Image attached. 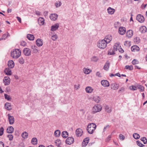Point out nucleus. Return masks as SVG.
I'll use <instances>...</instances> for the list:
<instances>
[{"label": "nucleus", "mask_w": 147, "mask_h": 147, "mask_svg": "<svg viewBox=\"0 0 147 147\" xmlns=\"http://www.w3.org/2000/svg\"><path fill=\"white\" fill-rule=\"evenodd\" d=\"M96 128V125L94 123H90L88 125L86 130L88 133L90 134L93 133Z\"/></svg>", "instance_id": "obj_1"}, {"label": "nucleus", "mask_w": 147, "mask_h": 147, "mask_svg": "<svg viewBox=\"0 0 147 147\" xmlns=\"http://www.w3.org/2000/svg\"><path fill=\"white\" fill-rule=\"evenodd\" d=\"M102 107L101 105L99 104L95 105L92 108L91 113L94 114L100 112L102 110Z\"/></svg>", "instance_id": "obj_2"}, {"label": "nucleus", "mask_w": 147, "mask_h": 147, "mask_svg": "<svg viewBox=\"0 0 147 147\" xmlns=\"http://www.w3.org/2000/svg\"><path fill=\"white\" fill-rule=\"evenodd\" d=\"M21 51L18 49L13 50L11 53V56L13 58L17 59L21 55Z\"/></svg>", "instance_id": "obj_3"}, {"label": "nucleus", "mask_w": 147, "mask_h": 147, "mask_svg": "<svg viewBox=\"0 0 147 147\" xmlns=\"http://www.w3.org/2000/svg\"><path fill=\"white\" fill-rule=\"evenodd\" d=\"M107 44V42L105 40H101L98 42L97 46L100 49H103L106 47Z\"/></svg>", "instance_id": "obj_4"}, {"label": "nucleus", "mask_w": 147, "mask_h": 147, "mask_svg": "<svg viewBox=\"0 0 147 147\" xmlns=\"http://www.w3.org/2000/svg\"><path fill=\"white\" fill-rule=\"evenodd\" d=\"M11 79L8 76L5 77L3 79V83L5 85H9Z\"/></svg>", "instance_id": "obj_5"}, {"label": "nucleus", "mask_w": 147, "mask_h": 147, "mask_svg": "<svg viewBox=\"0 0 147 147\" xmlns=\"http://www.w3.org/2000/svg\"><path fill=\"white\" fill-rule=\"evenodd\" d=\"M101 85L104 87H107L110 85L109 82L106 80H102L101 81Z\"/></svg>", "instance_id": "obj_6"}, {"label": "nucleus", "mask_w": 147, "mask_h": 147, "mask_svg": "<svg viewBox=\"0 0 147 147\" xmlns=\"http://www.w3.org/2000/svg\"><path fill=\"white\" fill-rule=\"evenodd\" d=\"M23 53L26 56H29L31 55V51L29 49L26 48L24 49Z\"/></svg>", "instance_id": "obj_7"}, {"label": "nucleus", "mask_w": 147, "mask_h": 147, "mask_svg": "<svg viewBox=\"0 0 147 147\" xmlns=\"http://www.w3.org/2000/svg\"><path fill=\"white\" fill-rule=\"evenodd\" d=\"M136 19L139 22L141 23H143L144 20V16L140 14H138L137 15L136 17Z\"/></svg>", "instance_id": "obj_8"}, {"label": "nucleus", "mask_w": 147, "mask_h": 147, "mask_svg": "<svg viewBox=\"0 0 147 147\" xmlns=\"http://www.w3.org/2000/svg\"><path fill=\"white\" fill-rule=\"evenodd\" d=\"M74 139L72 137H68L66 140L65 142L67 144L70 145L73 143Z\"/></svg>", "instance_id": "obj_9"}, {"label": "nucleus", "mask_w": 147, "mask_h": 147, "mask_svg": "<svg viewBox=\"0 0 147 147\" xmlns=\"http://www.w3.org/2000/svg\"><path fill=\"white\" fill-rule=\"evenodd\" d=\"M83 133V131L80 128L77 129L75 131V134L77 137L81 136L82 135Z\"/></svg>", "instance_id": "obj_10"}, {"label": "nucleus", "mask_w": 147, "mask_h": 147, "mask_svg": "<svg viewBox=\"0 0 147 147\" xmlns=\"http://www.w3.org/2000/svg\"><path fill=\"white\" fill-rule=\"evenodd\" d=\"M7 115L8 117V120L9 124L10 125L13 124L14 122V117L12 116H11L9 114H8Z\"/></svg>", "instance_id": "obj_11"}, {"label": "nucleus", "mask_w": 147, "mask_h": 147, "mask_svg": "<svg viewBox=\"0 0 147 147\" xmlns=\"http://www.w3.org/2000/svg\"><path fill=\"white\" fill-rule=\"evenodd\" d=\"M111 89L115 90H117L119 87V85L115 83H111Z\"/></svg>", "instance_id": "obj_12"}, {"label": "nucleus", "mask_w": 147, "mask_h": 147, "mask_svg": "<svg viewBox=\"0 0 147 147\" xmlns=\"http://www.w3.org/2000/svg\"><path fill=\"white\" fill-rule=\"evenodd\" d=\"M89 140V138L87 137L85 138L82 143V146L83 147H85L88 144Z\"/></svg>", "instance_id": "obj_13"}, {"label": "nucleus", "mask_w": 147, "mask_h": 147, "mask_svg": "<svg viewBox=\"0 0 147 147\" xmlns=\"http://www.w3.org/2000/svg\"><path fill=\"white\" fill-rule=\"evenodd\" d=\"M112 39V37L111 35H108L106 36L104 38V40H105L107 44L109 43Z\"/></svg>", "instance_id": "obj_14"}, {"label": "nucleus", "mask_w": 147, "mask_h": 147, "mask_svg": "<svg viewBox=\"0 0 147 147\" xmlns=\"http://www.w3.org/2000/svg\"><path fill=\"white\" fill-rule=\"evenodd\" d=\"M126 32V29L125 27H120L119 29V33L121 35L124 34Z\"/></svg>", "instance_id": "obj_15"}, {"label": "nucleus", "mask_w": 147, "mask_h": 147, "mask_svg": "<svg viewBox=\"0 0 147 147\" xmlns=\"http://www.w3.org/2000/svg\"><path fill=\"white\" fill-rule=\"evenodd\" d=\"M58 16L57 14L53 13L50 15L49 17L51 20L55 21L57 19Z\"/></svg>", "instance_id": "obj_16"}, {"label": "nucleus", "mask_w": 147, "mask_h": 147, "mask_svg": "<svg viewBox=\"0 0 147 147\" xmlns=\"http://www.w3.org/2000/svg\"><path fill=\"white\" fill-rule=\"evenodd\" d=\"M59 26V24H55L51 26V30L52 31H55L58 29Z\"/></svg>", "instance_id": "obj_17"}, {"label": "nucleus", "mask_w": 147, "mask_h": 147, "mask_svg": "<svg viewBox=\"0 0 147 147\" xmlns=\"http://www.w3.org/2000/svg\"><path fill=\"white\" fill-rule=\"evenodd\" d=\"M36 44L38 47L42 46L43 44L42 40L40 38L37 39L36 41Z\"/></svg>", "instance_id": "obj_18"}, {"label": "nucleus", "mask_w": 147, "mask_h": 147, "mask_svg": "<svg viewBox=\"0 0 147 147\" xmlns=\"http://www.w3.org/2000/svg\"><path fill=\"white\" fill-rule=\"evenodd\" d=\"M4 72L8 76H11L12 74L11 69L9 68H6Z\"/></svg>", "instance_id": "obj_19"}, {"label": "nucleus", "mask_w": 147, "mask_h": 147, "mask_svg": "<svg viewBox=\"0 0 147 147\" xmlns=\"http://www.w3.org/2000/svg\"><path fill=\"white\" fill-rule=\"evenodd\" d=\"M133 32L131 30H129L127 31L126 33V36L129 38H131L133 36Z\"/></svg>", "instance_id": "obj_20"}, {"label": "nucleus", "mask_w": 147, "mask_h": 147, "mask_svg": "<svg viewBox=\"0 0 147 147\" xmlns=\"http://www.w3.org/2000/svg\"><path fill=\"white\" fill-rule=\"evenodd\" d=\"M131 50L132 51H138L140 50L139 47L137 45H134L131 47Z\"/></svg>", "instance_id": "obj_21"}, {"label": "nucleus", "mask_w": 147, "mask_h": 147, "mask_svg": "<svg viewBox=\"0 0 147 147\" xmlns=\"http://www.w3.org/2000/svg\"><path fill=\"white\" fill-rule=\"evenodd\" d=\"M86 92L88 93H90L92 92L94 90L90 86H87L85 89Z\"/></svg>", "instance_id": "obj_22"}, {"label": "nucleus", "mask_w": 147, "mask_h": 147, "mask_svg": "<svg viewBox=\"0 0 147 147\" xmlns=\"http://www.w3.org/2000/svg\"><path fill=\"white\" fill-rule=\"evenodd\" d=\"M139 30L142 33H144L146 32L147 29L145 26H142L140 27Z\"/></svg>", "instance_id": "obj_23"}, {"label": "nucleus", "mask_w": 147, "mask_h": 147, "mask_svg": "<svg viewBox=\"0 0 147 147\" xmlns=\"http://www.w3.org/2000/svg\"><path fill=\"white\" fill-rule=\"evenodd\" d=\"M14 129L12 126L8 127L7 129V132L8 133H12L13 132Z\"/></svg>", "instance_id": "obj_24"}, {"label": "nucleus", "mask_w": 147, "mask_h": 147, "mask_svg": "<svg viewBox=\"0 0 147 147\" xmlns=\"http://www.w3.org/2000/svg\"><path fill=\"white\" fill-rule=\"evenodd\" d=\"M44 19L43 18L40 17L38 19V22L40 25H42L44 23Z\"/></svg>", "instance_id": "obj_25"}, {"label": "nucleus", "mask_w": 147, "mask_h": 147, "mask_svg": "<svg viewBox=\"0 0 147 147\" xmlns=\"http://www.w3.org/2000/svg\"><path fill=\"white\" fill-rule=\"evenodd\" d=\"M5 109L8 110H10L11 109V104L8 102H6L5 103Z\"/></svg>", "instance_id": "obj_26"}, {"label": "nucleus", "mask_w": 147, "mask_h": 147, "mask_svg": "<svg viewBox=\"0 0 147 147\" xmlns=\"http://www.w3.org/2000/svg\"><path fill=\"white\" fill-rule=\"evenodd\" d=\"M107 11L109 14H112L115 12V9L111 8V7H109L107 9Z\"/></svg>", "instance_id": "obj_27"}, {"label": "nucleus", "mask_w": 147, "mask_h": 147, "mask_svg": "<svg viewBox=\"0 0 147 147\" xmlns=\"http://www.w3.org/2000/svg\"><path fill=\"white\" fill-rule=\"evenodd\" d=\"M27 38L28 40H34V36L33 35L30 34H27Z\"/></svg>", "instance_id": "obj_28"}, {"label": "nucleus", "mask_w": 147, "mask_h": 147, "mask_svg": "<svg viewBox=\"0 0 147 147\" xmlns=\"http://www.w3.org/2000/svg\"><path fill=\"white\" fill-rule=\"evenodd\" d=\"M105 111L108 113H110L112 111L111 108V107H109L107 105H105Z\"/></svg>", "instance_id": "obj_29"}, {"label": "nucleus", "mask_w": 147, "mask_h": 147, "mask_svg": "<svg viewBox=\"0 0 147 147\" xmlns=\"http://www.w3.org/2000/svg\"><path fill=\"white\" fill-rule=\"evenodd\" d=\"M61 135L63 138H66L68 137V134L67 131H63L62 132Z\"/></svg>", "instance_id": "obj_30"}, {"label": "nucleus", "mask_w": 147, "mask_h": 147, "mask_svg": "<svg viewBox=\"0 0 147 147\" xmlns=\"http://www.w3.org/2000/svg\"><path fill=\"white\" fill-rule=\"evenodd\" d=\"M94 100L96 103H98L100 101V98L97 96H96L93 98Z\"/></svg>", "instance_id": "obj_31"}, {"label": "nucleus", "mask_w": 147, "mask_h": 147, "mask_svg": "<svg viewBox=\"0 0 147 147\" xmlns=\"http://www.w3.org/2000/svg\"><path fill=\"white\" fill-rule=\"evenodd\" d=\"M28 133L26 132H23L22 134V137L24 139L27 138H28Z\"/></svg>", "instance_id": "obj_32"}, {"label": "nucleus", "mask_w": 147, "mask_h": 147, "mask_svg": "<svg viewBox=\"0 0 147 147\" xmlns=\"http://www.w3.org/2000/svg\"><path fill=\"white\" fill-rule=\"evenodd\" d=\"M60 131L59 130H57L55 131L54 132L55 136L57 137H58L60 135Z\"/></svg>", "instance_id": "obj_33"}, {"label": "nucleus", "mask_w": 147, "mask_h": 147, "mask_svg": "<svg viewBox=\"0 0 147 147\" xmlns=\"http://www.w3.org/2000/svg\"><path fill=\"white\" fill-rule=\"evenodd\" d=\"M91 71V70L89 69H87L85 68L83 69V71L84 73L86 74H89Z\"/></svg>", "instance_id": "obj_34"}, {"label": "nucleus", "mask_w": 147, "mask_h": 147, "mask_svg": "<svg viewBox=\"0 0 147 147\" xmlns=\"http://www.w3.org/2000/svg\"><path fill=\"white\" fill-rule=\"evenodd\" d=\"M32 143L34 145L37 144V139L36 138H33L32 140Z\"/></svg>", "instance_id": "obj_35"}, {"label": "nucleus", "mask_w": 147, "mask_h": 147, "mask_svg": "<svg viewBox=\"0 0 147 147\" xmlns=\"http://www.w3.org/2000/svg\"><path fill=\"white\" fill-rule=\"evenodd\" d=\"M134 42L136 44H138L140 43V40L139 37H136L134 39Z\"/></svg>", "instance_id": "obj_36"}, {"label": "nucleus", "mask_w": 147, "mask_h": 147, "mask_svg": "<svg viewBox=\"0 0 147 147\" xmlns=\"http://www.w3.org/2000/svg\"><path fill=\"white\" fill-rule=\"evenodd\" d=\"M115 51L113 49H111L108 51V54L111 55H113L115 54Z\"/></svg>", "instance_id": "obj_37"}, {"label": "nucleus", "mask_w": 147, "mask_h": 147, "mask_svg": "<svg viewBox=\"0 0 147 147\" xmlns=\"http://www.w3.org/2000/svg\"><path fill=\"white\" fill-rule=\"evenodd\" d=\"M125 68L126 69L130 70H133V67L132 65L129 66V65H127L125 66Z\"/></svg>", "instance_id": "obj_38"}, {"label": "nucleus", "mask_w": 147, "mask_h": 147, "mask_svg": "<svg viewBox=\"0 0 147 147\" xmlns=\"http://www.w3.org/2000/svg\"><path fill=\"white\" fill-rule=\"evenodd\" d=\"M119 43H115V45L113 46V50L115 51H117V46H119Z\"/></svg>", "instance_id": "obj_39"}, {"label": "nucleus", "mask_w": 147, "mask_h": 147, "mask_svg": "<svg viewBox=\"0 0 147 147\" xmlns=\"http://www.w3.org/2000/svg\"><path fill=\"white\" fill-rule=\"evenodd\" d=\"M31 48L33 49V51L34 52L36 53L38 52V49H36L37 47L36 46H32Z\"/></svg>", "instance_id": "obj_40"}, {"label": "nucleus", "mask_w": 147, "mask_h": 147, "mask_svg": "<svg viewBox=\"0 0 147 147\" xmlns=\"http://www.w3.org/2000/svg\"><path fill=\"white\" fill-rule=\"evenodd\" d=\"M133 136L134 138L136 139H139L140 137V136L139 134L136 133L134 134L133 135Z\"/></svg>", "instance_id": "obj_41"}, {"label": "nucleus", "mask_w": 147, "mask_h": 147, "mask_svg": "<svg viewBox=\"0 0 147 147\" xmlns=\"http://www.w3.org/2000/svg\"><path fill=\"white\" fill-rule=\"evenodd\" d=\"M61 5V1H57L55 3V5L56 7L60 6Z\"/></svg>", "instance_id": "obj_42"}, {"label": "nucleus", "mask_w": 147, "mask_h": 147, "mask_svg": "<svg viewBox=\"0 0 147 147\" xmlns=\"http://www.w3.org/2000/svg\"><path fill=\"white\" fill-rule=\"evenodd\" d=\"M129 88L131 90H136L137 89V88L136 86H131L129 87Z\"/></svg>", "instance_id": "obj_43"}, {"label": "nucleus", "mask_w": 147, "mask_h": 147, "mask_svg": "<svg viewBox=\"0 0 147 147\" xmlns=\"http://www.w3.org/2000/svg\"><path fill=\"white\" fill-rule=\"evenodd\" d=\"M131 63L132 64H137L139 63V61L136 59H134Z\"/></svg>", "instance_id": "obj_44"}, {"label": "nucleus", "mask_w": 147, "mask_h": 147, "mask_svg": "<svg viewBox=\"0 0 147 147\" xmlns=\"http://www.w3.org/2000/svg\"><path fill=\"white\" fill-rule=\"evenodd\" d=\"M141 140L143 142L144 144H146L147 143V139L145 137L142 138L141 139Z\"/></svg>", "instance_id": "obj_45"}, {"label": "nucleus", "mask_w": 147, "mask_h": 147, "mask_svg": "<svg viewBox=\"0 0 147 147\" xmlns=\"http://www.w3.org/2000/svg\"><path fill=\"white\" fill-rule=\"evenodd\" d=\"M98 60V58L97 57L93 56L91 59V60L92 61L96 62Z\"/></svg>", "instance_id": "obj_46"}, {"label": "nucleus", "mask_w": 147, "mask_h": 147, "mask_svg": "<svg viewBox=\"0 0 147 147\" xmlns=\"http://www.w3.org/2000/svg\"><path fill=\"white\" fill-rule=\"evenodd\" d=\"M138 88L140 89V91L143 92L144 90V88L143 86H140Z\"/></svg>", "instance_id": "obj_47"}, {"label": "nucleus", "mask_w": 147, "mask_h": 147, "mask_svg": "<svg viewBox=\"0 0 147 147\" xmlns=\"http://www.w3.org/2000/svg\"><path fill=\"white\" fill-rule=\"evenodd\" d=\"M19 61L20 64H23L24 62V59L22 57L19 58Z\"/></svg>", "instance_id": "obj_48"}, {"label": "nucleus", "mask_w": 147, "mask_h": 147, "mask_svg": "<svg viewBox=\"0 0 147 147\" xmlns=\"http://www.w3.org/2000/svg\"><path fill=\"white\" fill-rule=\"evenodd\" d=\"M4 132V128L3 127H1L0 129V136H2Z\"/></svg>", "instance_id": "obj_49"}, {"label": "nucleus", "mask_w": 147, "mask_h": 147, "mask_svg": "<svg viewBox=\"0 0 147 147\" xmlns=\"http://www.w3.org/2000/svg\"><path fill=\"white\" fill-rule=\"evenodd\" d=\"M58 37L56 35H53L51 37L53 41L55 40Z\"/></svg>", "instance_id": "obj_50"}, {"label": "nucleus", "mask_w": 147, "mask_h": 147, "mask_svg": "<svg viewBox=\"0 0 147 147\" xmlns=\"http://www.w3.org/2000/svg\"><path fill=\"white\" fill-rule=\"evenodd\" d=\"M4 96L5 98L8 100H10V99H11V98H10L9 96L6 94H5Z\"/></svg>", "instance_id": "obj_51"}, {"label": "nucleus", "mask_w": 147, "mask_h": 147, "mask_svg": "<svg viewBox=\"0 0 147 147\" xmlns=\"http://www.w3.org/2000/svg\"><path fill=\"white\" fill-rule=\"evenodd\" d=\"M137 144L140 147H143L144 146V145L141 143L139 141H137L136 142Z\"/></svg>", "instance_id": "obj_52"}, {"label": "nucleus", "mask_w": 147, "mask_h": 147, "mask_svg": "<svg viewBox=\"0 0 147 147\" xmlns=\"http://www.w3.org/2000/svg\"><path fill=\"white\" fill-rule=\"evenodd\" d=\"M7 137L9 138V140L10 141L12 140L13 139V136L11 134L8 135Z\"/></svg>", "instance_id": "obj_53"}, {"label": "nucleus", "mask_w": 147, "mask_h": 147, "mask_svg": "<svg viewBox=\"0 0 147 147\" xmlns=\"http://www.w3.org/2000/svg\"><path fill=\"white\" fill-rule=\"evenodd\" d=\"M109 65H105L104 68L105 70L107 71L109 70Z\"/></svg>", "instance_id": "obj_54"}, {"label": "nucleus", "mask_w": 147, "mask_h": 147, "mask_svg": "<svg viewBox=\"0 0 147 147\" xmlns=\"http://www.w3.org/2000/svg\"><path fill=\"white\" fill-rule=\"evenodd\" d=\"M119 138L122 140H123L125 139V137L122 134H120L119 136Z\"/></svg>", "instance_id": "obj_55"}, {"label": "nucleus", "mask_w": 147, "mask_h": 147, "mask_svg": "<svg viewBox=\"0 0 147 147\" xmlns=\"http://www.w3.org/2000/svg\"><path fill=\"white\" fill-rule=\"evenodd\" d=\"M26 43L25 41H22L21 42L20 45L22 46H25L26 45Z\"/></svg>", "instance_id": "obj_56"}, {"label": "nucleus", "mask_w": 147, "mask_h": 147, "mask_svg": "<svg viewBox=\"0 0 147 147\" xmlns=\"http://www.w3.org/2000/svg\"><path fill=\"white\" fill-rule=\"evenodd\" d=\"M7 64H14V62L13 60H9Z\"/></svg>", "instance_id": "obj_57"}, {"label": "nucleus", "mask_w": 147, "mask_h": 147, "mask_svg": "<svg viewBox=\"0 0 147 147\" xmlns=\"http://www.w3.org/2000/svg\"><path fill=\"white\" fill-rule=\"evenodd\" d=\"M96 75L98 77H101V74L98 71L96 73Z\"/></svg>", "instance_id": "obj_58"}, {"label": "nucleus", "mask_w": 147, "mask_h": 147, "mask_svg": "<svg viewBox=\"0 0 147 147\" xmlns=\"http://www.w3.org/2000/svg\"><path fill=\"white\" fill-rule=\"evenodd\" d=\"M125 90V89L123 87H122L119 90V92H123Z\"/></svg>", "instance_id": "obj_59"}, {"label": "nucleus", "mask_w": 147, "mask_h": 147, "mask_svg": "<svg viewBox=\"0 0 147 147\" xmlns=\"http://www.w3.org/2000/svg\"><path fill=\"white\" fill-rule=\"evenodd\" d=\"M7 36H7V34H3L2 37L4 39H5Z\"/></svg>", "instance_id": "obj_60"}, {"label": "nucleus", "mask_w": 147, "mask_h": 147, "mask_svg": "<svg viewBox=\"0 0 147 147\" xmlns=\"http://www.w3.org/2000/svg\"><path fill=\"white\" fill-rule=\"evenodd\" d=\"M0 147H4V144L2 142H0Z\"/></svg>", "instance_id": "obj_61"}, {"label": "nucleus", "mask_w": 147, "mask_h": 147, "mask_svg": "<svg viewBox=\"0 0 147 147\" xmlns=\"http://www.w3.org/2000/svg\"><path fill=\"white\" fill-rule=\"evenodd\" d=\"M16 18L18 20V21L20 22L21 23V18L19 17H17Z\"/></svg>", "instance_id": "obj_62"}, {"label": "nucleus", "mask_w": 147, "mask_h": 147, "mask_svg": "<svg viewBox=\"0 0 147 147\" xmlns=\"http://www.w3.org/2000/svg\"><path fill=\"white\" fill-rule=\"evenodd\" d=\"M8 68H9L10 69L11 68H12L14 67V65H8Z\"/></svg>", "instance_id": "obj_63"}, {"label": "nucleus", "mask_w": 147, "mask_h": 147, "mask_svg": "<svg viewBox=\"0 0 147 147\" xmlns=\"http://www.w3.org/2000/svg\"><path fill=\"white\" fill-rule=\"evenodd\" d=\"M35 13L36 14L40 16V12L38 11H36L35 12Z\"/></svg>", "instance_id": "obj_64"}]
</instances>
